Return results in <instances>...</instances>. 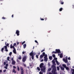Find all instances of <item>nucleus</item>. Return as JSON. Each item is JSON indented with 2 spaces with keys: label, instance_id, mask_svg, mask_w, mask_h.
Returning a JSON list of instances; mask_svg holds the SVG:
<instances>
[{
  "label": "nucleus",
  "instance_id": "f257e3e1",
  "mask_svg": "<svg viewBox=\"0 0 74 74\" xmlns=\"http://www.w3.org/2000/svg\"><path fill=\"white\" fill-rule=\"evenodd\" d=\"M53 65H52L51 68H52V71L51 72L53 74H57L56 72V67L55 66H56V63L55 62L53 63Z\"/></svg>",
  "mask_w": 74,
  "mask_h": 74
},
{
  "label": "nucleus",
  "instance_id": "f03ea898",
  "mask_svg": "<svg viewBox=\"0 0 74 74\" xmlns=\"http://www.w3.org/2000/svg\"><path fill=\"white\" fill-rule=\"evenodd\" d=\"M26 59H27V56L24 55V56H23L22 59L23 62L25 63V61H26Z\"/></svg>",
  "mask_w": 74,
  "mask_h": 74
},
{
  "label": "nucleus",
  "instance_id": "7ed1b4c3",
  "mask_svg": "<svg viewBox=\"0 0 74 74\" xmlns=\"http://www.w3.org/2000/svg\"><path fill=\"white\" fill-rule=\"evenodd\" d=\"M20 69L21 71V74H24V70H23V67H22V66H21Z\"/></svg>",
  "mask_w": 74,
  "mask_h": 74
},
{
  "label": "nucleus",
  "instance_id": "20e7f679",
  "mask_svg": "<svg viewBox=\"0 0 74 74\" xmlns=\"http://www.w3.org/2000/svg\"><path fill=\"white\" fill-rule=\"evenodd\" d=\"M43 66H44V63H41L39 65V67L40 69H42V68H44Z\"/></svg>",
  "mask_w": 74,
  "mask_h": 74
},
{
  "label": "nucleus",
  "instance_id": "39448f33",
  "mask_svg": "<svg viewBox=\"0 0 74 74\" xmlns=\"http://www.w3.org/2000/svg\"><path fill=\"white\" fill-rule=\"evenodd\" d=\"M56 51L57 53H61L60 50L59 49H56Z\"/></svg>",
  "mask_w": 74,
  "mask_h": 74
},
{
  "label": "nucleus",
  "instance_id": "423d86ee",
  "mask_svg": "<svg viewBox=\"0 0 74 74\" xmlns=\"http://www.w3.org/2000/svg\"><path fill=\"white\" fill-rule=\"evenodd\" d=\"M45 67H44L43 68H41V71H43V72H44V73H45Z\"/></svg>",
  "mask_w": 74,
  "mask_h": 74
},
{
  "label": "nucleus",
  "instance_id": "0eeeda50",
  "mask_svg": "<svg viewBox=\"0 0 74 74\" xmlns=\"http://www.w3.org/2000/svg\"><path fill=\"white\" fill-rule=\"evenodd\" d=\"M63 60L64 62H65V63H66L68 62V60H67V58H66V59L64 58L63 59Z\"/></svg>",
  "mask_w": 74,
  "mask_h": 74
},
{
  "label": "nucleus",
  "instance_id": "6e6552de",
  "mask_svg": "<svg viewBox=\"0 0 74 74\" xmlns=\"http://www.w3.org/2000/svg\"><path fill=\"white\" fill-rule=\"evenodd\" d=\"M16 34H17V35L18 36H19V31L18 30H17L16 32Z\"/></svg>",
  "mask_w": 74,
  "mask_h": 74
},
{
  "label": "nucleus",
  "instance_id": "1a4fd4ad",
  "mask_svg": "<svg viewBox=\"0 0 74 74\" xmlns=\"http://www.w3.org/2000/svg\"><path fill=\"white\" fill-rule=\"evenodd\" d=\"M60 2L61 4L63 5V4H64V2L63 1L60 0Z\"/></svg>",
  "mask_w": 74,
  "mask_h": 74
},
{
  "label": "nucleus",
  "instance_id": "9d476101",
  "mask_svg": "<svg viewBox=\"0 0 74 74\" xmlns=\"http://www.w3.org/2000/svg\"><path fill=\"white\" fill-rule=\"evenodd\" d=\"M13 52L14 54H16V49H14L13 50Z\"/></svg>",
  "mask_w": 74,
  "mask_h": 74
},
{
  "label": "nucleus",
  "instance_id": "9b49d317",
  "mask_svg": "<svg viewBox=\"0 0 74 74\" xmlns=\"http://www.w3.org/2000/svg\"><path fill=\"white\" fill-rule=\"evenodd\" d=\"M15 63H16L15 61L14 60V61H12V63L13 65H15Z\"/></svg>",
  "mask_w": 74,
  "mask_h": 74
},
{
  "label": "nucleus",
  "instance_id": "f8f14e48",
  "mask_svg": "<svg viewBox=\"0 0 74 74\" xmlns=\"http://www.w3.org/2000/svg\"><path fill=\"white\" fill-rule=\"evenodd\" d=\"M18 59H19V60H21V59H22V57H21V56L19 55L18 56Z\"/></svg>",
  "mask_w": 74,
  "mask_h": 74
},
{
  "label": "nucleus",
  "instance_id": "ddd939ff",
  "mask_svg": "<svg viewBox=\"0 0 74 74\" xmlns=\"http://www.w3.org/2000/svg\"><path fill=\"white\" fill-rule=\"evenodd\" d=\"M44 56L43 55H41L40 56V59H42V58H43V57Z\"/></svg>",
  "mask_w": 74,
  "mask_h": 74
},
{
  "label": "nucleus",
  "instance_id": "4468645a",
  "mask_svg": "<svg viewBox=\"0 0 74 74\" xmlns=\"http://www.w3.org/2000/svg\"><path fill=\"white\" fill-rule=\"evenodd\" d=\"M56 64H57L58 65H59V64H60V63H59V62L57 60H56Z\"/></svg>",
  "mask_w": 74,
  "mask_h": 74
},
{
  "label": "nucleus",
  "instance_id": "2eb2a0df",
  "mask_svg": "<svg viewBox=\"0 0 74 74\" xmlns=\"http://www.w3.org/2000/svg\"><path fill=\"white\" fill-rule=\"evenodd\" d=\"M45 59H44V60L45 61V62H47L48 61V58H45Z\"/></svg>",
  "mask_w": 74,
  "mask_h": 74
},
{
  "label": "nucleus",
  "instance_id": "dca6fc26",
  "mask_svg": "<svg viewBox=\"0 0 74 74\" xmlns=\"http://www.w3.org/2000/svg\"><path fill=\"white\" fill-rule=\"evenodd\" d=\"M23 48L24 49L26 48V44H24L23 45Z\"/></svg>",
  "mask_w": 74,
  "mask_h": 74
},
{
  "label": "nucleus",
  "instance_id": "f3484780",
  "mask_svg": "<svg viewBox=\"0 0 74 74\" xmlns=\"http://www.w3.org/2000/svg\"><path fill=\"white\" fill-rule=\"evenodd\" d=\"M12 72L13 73H16V71L14 69H13Z\"/></svg>",
  "mask_w": 74,
  "mask_h": 74
},
{
  "label": "nucleus",
  "instance_id": "a211bd4d",
  "mask_svg": "<svg viewBox=\"0 0 74 74\" xmlns=\"http://www.w3.org/2000/svg\"><path fill=\"white\" fill-rule=\"evenodd\" d=\"M62 66L64 68H66L67 67L65 64H62Z\"/></svg>",
  "mask_w": 74,
  "mask_h": 74
},
{
  "label": "nucleus",
  "instance_id": "6ab92c4d",
  "mask_svg": "<svg viewBox=\"0 0 74 74\" xmlns=\"http://www.w3.org/2000/svg\"><path fill=\"white\" fill-rule=\"evenodd\" d=\"M60 58H62L63 57V56H62V53H61L60 56Z\"/></svg>",
  "mask_w": 74,
  "mask_h": 74
},
{
  "label": "nucleus",
  "instance_id": "aec40b11",
  "mask_svg": "<svg viewBox=\"0 0 74 74\" xmlns=\"http://www.w3.org/2000/svg\"><path fill=\"white\" fill-rule=\"evenodd\" d=\"M32 56V60H34V55H33L32 56Z\"/></svg>",
  "mask_w": 74,
  "mask_h": 74
},
{
  "label": "nucleus",
  "instance_id": "412c9836",
  "mask_svg": "<svg viewBox=\"0 0 74 74\" xmlns=\"http://www.w3.org/2000/svg\"><path fill=\"white\" fill-rule=\"evenodd\" d=\"M60 68L62 70H64V68L63 67H61Z\"/></svg>",
  "mask_w": 74,
  "mask_h": 74
},
{
  "label": "nucleus",
  "instance_id": "4be33fe9",
  "mask_svg": "<svg viewBox=\"0 0 74 74\" xmlns=\"http://www.w3.org/2000/svg\"><path fill=\"white\" fill-rule=\"evenodd\" d=\"M50 60H52V56H50L49 58Z\"/></svg>",
  "mask_w": 74,
  "mask_h": 74
},
{
  "label": "nucleus",
  "instance_id": "5701e85b",
  "mask_svg": "<svg viewBox=\"0 0 74 74\" xmlns=\"http://www.w3.org/2000/svg\"><path fill=\"white\" fill-rule=\"evenodd\" d=\"M17 70L19 71H20V69H19V66H17Z\"/></svg>",
  "mask_w": 74,
  "mask_h": 74
},
{
  "label": "nucleus",
  "instance_id": "b1692460",
  "mask_svg": "<svg viewBox=\"0 0 74 74\" xmlns=\"http://www.w3.org/2000/svg\"><path fill=\"white\" fill-rule=\"evenodd\" d=\"M71 71H73V72H72V74H74V69H72Z\"/></svg>",
  "mask_w": 74,
  "mask_h": 74
},
{
  "label": "nucleus",
  "instance_id": "393cba45",
  "mask_svg": "<svg viewBox=\"0 0 74 74\" xmlns=\"http://www.w3.org/2000/svg\"><path fill=\"white\" fill-rule=\"evenodd\" d=\"M29 55H30L31 56H32V55H33V53H29Z\"/></svg>",
  "mask_w": 74,
  "mask_h": 74
},
{
  "label": "nucleus",
  "instance_id": "a878e982",
  "mask_svg": "<svg viewBox=\"0 0 74 74\" xmlns=\"http://www.w3.org/2000/svg\"><path fill=\"white\" fill-rule=\"evenodd\" d=\"M65 69L66 70H69V68L67 66L65 68Z\"/></svg>",
  "mask_w": 74,
  "mask_h": 74
},
{
  "label": "nucleus",
  "instance_id": "bb28decb",
  "mask_svg": "<svg viewBox=\"0 0 74 74\" xmlns=\"http://www.w3.org/2000/svg\"><path fill=\"white\" fill-rule=\"evenodd\" d=\"M62 10H63V8H61L60 9L59 11H62Z\"/></svg>",
  "mask_w": 74,
  "mask_h": 74
},
{
  "label": "nucleus",
  "instance_id": "cd10ccee",
  "mask_svg": "<svg viewBox=\"0 0 74 74\" xmlns=\"http://www.w3.org/2000/svg\"><path fill=\"white\" fill-rule=\"evenodd\" d=\"M52 70V68H49L48 69V71H50Z\"/></svg>",
  "mask_w": 74,
  "mask_h": 74
},
{
  "label": "nucleus",
  "instance_id": "c85d7f7f",
  "mask_svg": "<svg viewBox=\"0 0 74 74\" xmlns=\"http://www.w3.org/2000/svg\"><path fill=\"white\" fill-rule=\"evenodd\" d=\"M13 48V46H12V44H11L10 45V48L12 49Z\"/></svg>",
  "mask_w": 74,
  "mask_h": 74
},
{
  "label": "nucleus",
  "instance_id": "c756f323",
  "mask_svg": "<svg viewBox=\"0 0 74 74\" xmlns=\"http://www.w3.org/2000/svg\"><path fill=\"white\" fill-rule=\"evenodd\" d=\"M42 55L44 56H45V52H43Z\"/></svg>",
  "mask_w": 74,
  "mask_h": 74
},
{
  "label": "nucleus",
  "instance_id": "7c9ffc66",
  "mask_svg": "<svg viewBox=\"0 0 74 74\" xmlns=\"http://www.w3.org/2000/svg\"><path fill=\"white\" fill-rule=\"evenodd\" d=\"M37 69L38 70V71H40V68H39V67H37Z\"/></svg>",
  "mask_w": 74,
  "mask_h": 74
},
{
  "label": "nucleus",
  "instance_id": "2f4dec72",
  "mask_svg": "<svg viewBox=\"0 0 74 74\" xmlns=\"http://www.w3.org/2000/svg\"><path fill=\"white\" fill-rule=\"evenodd\" d=\"M4 47H3L1 49V51L2 52H3V51L4 50Z\"/></svg>",
  "mask_w": 74,
  "mask_h": 74
},
{
  "label": "nucleus",
  "instance_id": "473e14b6",
  "mask_svg": "<svg viewBox=\"0 0 74 74\" xmlns=\"http://www.w3.org/2000/svg\"><path fill=\"white\" fill-rule=\"evenodd\" d=\"M57 70L59 71V66H57Z\"/></svg>",
  "mask_w": 74,
  "mask_h": 74
},
{
  "label": "nucleus",
  "instance_id": "72a5a7b5",
  "mask_svg": "<svg viewBox=\"0 0 74 74\" xmlns=\"http://www.w3.org/2000/svg\"><path fill=\"white\" fill-rule=\"evenodd\" d=\"M52 56L53 58H55V54H53L52 55Z\"/></svg>",
  "mask_w": 74,
  "mask_h": 74
},
{
  "label": "nucleus",
  "instance_id": "f704fd0d",
  "mask_svg": "<svg viewBox=\"0 0 74 74\" xmlns=\"http://www.w3.org/2000/svg\"><path fill=\"white\" fill-rule=\"evenodd\" d=\"M36 58L37 59H38V56L37 55H36Z\"/></svg>",
  "mask_w": 74,
  "mask_h": 74
},
{
  "label": "nucleus",
  "instance_id": "c9c22d12",
  "mask_svg": "<svg viewBox=\"0 0 74 74\" xmlns=\"http://www.w3.org/2000/svg\"><path fill=\"white\" fill-rule=\"evenodd\" d=\"M4 49H7V47L6 46H5L4 47Z\"/></svg>",
  "mask_w": 74,
  "mask_h": 74
},
{
  "label": "nucleus",
  "instance_id": "e433bc0d",
  "mask_svg": "<svg viewBox=\"0 0 74 74\" xmlns=\"http://www.w3.org/2000/svg\"><path fill=\"white\" fill-rule=\"evenodd\" d=\"M10 57H7V60L8 61H10Z\"/></svg>",
  "mask_w": 74,
  "mask_h": 74
},
{
  "label": "nucleus",
  "instance_id": "4c0bfd02",
  "mask_svg": "<svg viewBox=\"0 0 74 74\" xmlns=\"http://www.w3.org/2000/svg\"><path fill=\"white\" fill-rule=\"evenodd\" d=\"M25 41H23V42L22 43V45H23V44H25Z\"/></svg>",
  "mask_w": 74,
  "mask_h": 74
},
{
  "label": "nucleus",
  "instance_id": "58836bf2",
  "mask_svg": "<svg viewBox=\"0 0 74 74\" xmlns=\"http://www.w3.org/2000/svg\"><path fill=\"white\" fill-rule=\"evenodd\" d=\"M48 64L49 67H50V66H51V64H50V63L49 62L48 63Z\"/></svg>",
  "mask_w": 74,
  "mask_h": 74
},
{
  "label": "nucleus",
  "instance_id": "ea45409f",
  "mask_svg": "<svg viewBox=\"0 0 74 74\" xmlns=\"http://www.w3.org/2000/svg\"><path fill=\"white\" fill-rule=\"evenodd\" d=\"M47 55H45V57H44V58H47Z\"/></svg>",
  "mask_w": 74,
  "mask_h": 74
},
{
  "label": "nucleus",
  "instance_id": "a19ab883",
  "mask_svg": "<svg viewBox=\"0 0 74 74\" xmlns=\"http://www.w3.org/2000/svg\"><path fill=\"white\" fill-rule=\"evenodd\" d=\"M45 51V49H43L41 51V52H44V51Z\"/></svg>",
  "mask_w": 74,
  "mask_h": 74
},
{
  "label": "nucleus",
  "instance_id": "79ce46f5",
  "mask_svg": "<svg viewBox=\"0 0 74 74\" xmlns=\"http://www.w3.org/2000/svg\"><path fill=\"white\" fill-rule=\"evenodd\" d=\"M52 53H57L56 51H53Z\"/></svg>",
  "mask_w": 74,
  "mask_h": 74
},
{
  "label": "nucleus",
  "instance_id": "37998d69",
  "mask_svg": "<svg viewBox=\"0 0 74 74\" xmlns=\"http://www.w3.org/2000/svg\"><path fill=\"white\" fill-rule=\"evenodd\" d=\"M5 51L6 52H8V50L7 49H5Z\"/></svg>",
  "mask_w": 74,
  "mask_h": 74
},
{
  "label": "nucleus",
  "instance_id": "c03bdc74",
  "mask_svg": "<svg viewBox=\"0 0 74 74\" xmlns=\"http://www.w3.org/2000/svg\"><path fill=\"white\" fill-rule=\"evenodd\" d=\"M6 71H7V70L6 69H5L3 70V73H5V72H6Z\"/></svg>",
  "mask_w": 74,
  "mask_h": 74
},
{
  "label": "nucleus",
  "instance_id": "a18cd8bd",
  "mask_svg": "<svg viewBox=\"0 0 74 74\" xmlns=\"http://www.w3.org/2000/svg\"><path fill=\"white\" fill-rule=\"evenodd\" d=\"M52 62L53 63H55V61L54 60H53L52 61Z\"/></svg>",
  "mask_w": 74,
  "mask_h": 74
},
{
  "label": "nucleus",
  "instance_id": "49530a36",
  "mask_svg": "<svg viewBox=\"0 0 74 74\" xmlns=\"http://www.w3.org/2000/svg\"><path fill=\"white\" fill-rule=\"evenodd\" d=\"M9 55H12V52H10L9 54Z\"/></svg>",
  "mask_w": 74,
  "mask_h": 74
},
{
  "label": "nucleus",
  "instance_id": "de8ad7c7",
  "mask_svg": "<svg viewBox=\"0 0 74 74\" xmlns=\"http://www.w3.org/2000/svg\"><path fill=\"white\" fill-rule=\"evenodd\" d=\"M16 43H14L13 45V46H16Z\"/></svg>",
  "mask_w": 74,
  "mask_h": 74
},
{
  "label": "nucleus",
  "instance_id": "09e8293b",
  "mask_svg": "<svg viewBox=\"0 0 74 74\" xmlns=\"http://www.w3.org/2000/svg\"><path fill=\"white\" fill-rule=\"evenodd\" d=\"M11 60H12V61H14V58H12H12H11Z\"/></svg>",
  "mask_w": 74,
  "mask_h": 74
},
{
  "label": "nucleus",
  "instance_id": "8fccbe9b",
  "mask_svg": "<svg viewBox=\"0 0 74 74\" xmlns=\"http://www.w3.org/2000/svg\"><path fill=\"white\" fill-rule=\"evenodd\" d=\"M2 18L3 19H5V17H2Z\"/></svg>",
  "mask_w": 74,
  "mask_h": 74
},
{
  "label": "nucleus",
  "instance_id": "3c124183",
  "mask_svg": "<svg viewBox=\"0 0 74 74\" xmlns=\"http://www.w3.org/2000/svg\"><path fill=\"white\" fill-rule=\"evenodd\" d=\"M40 19L41 21H44V18H40Z\"/></svg>",
  "mask_w": 74,
  "mask_h": 74
},
{
  "label": "nucleus",
  "instance_id": "603ef678",
  "mask_svg": "<svg viewBox=\"0 0 74 74\" xmlns=\"http://www.w3.org/2000/svg\"><path fill=\"white\" fill-rule=\"evenodd\" d=\"M13 69H16V68L15 66H13Z\"/></svg>",
  "mask_w": 74,
  "mask_h": 74
},
{
  "label": "nucleus",
  "instance_id": "864d4df0",
  "mask_svg": "<svg viewBox=\"0 0 74 74\" xmlns=\"http://www.w3.org/2000/svg\"><path fill=\"white\" fill-rule=\"evenodd\" d=\"M44 61V60L43 59H42L41 60H40V62H43Z\"/></svg>",
  "mask_w": 74,
  "mask_h": 74
},
{
  "label": "nucleus",
  "instance_id": "5fc2aeb1",
  "mask_svg": "<svg viewBox=\"0 0 74 74\" xmlns=\"http://www.w3.org/2000/svg\"><path fill=\"white\" fill-rule=\"evenodd\" d=\"M6 66L8 67V64H6L5 65Z\"/></svg>",
  "mask_w": 74,
  "mask_h": 74
},
{
  "label": "nucleus",
  "instance_id": "6e6d98bb",
  "mask_svg": "<svg viewBox=\"0 0 74 74\" xmlns=\"http://www.w3.org/2000/svg\"><path fill=\"white\" fill-rule=\"evenodd\" d=\"M8 45H9V44L8 43H7L6 44V47H8Z\"/></svg>",
  "mask_w": 74,
  "mask_h": 74
},
{
  "label": "nucleus",
  "instance_id": "4d7b16f0",
  "mask_svg": "<svg viewBox=\"0 0 74 74\" xmlns=\"http://www.w3.org/2000/svg\"><path fill=\"white\" fill-rule=\"evenodd\" d=\"M39 74H43V73L41 72H40Z\"/></svg>",
  "mask_w": 74,
  "mask_h": 74
},
{
  "label": "nucleus",
  "instance_id": "13d9d810",
  "mask_svg": "<svg viewBox=\"0 0 74 74\" xmlns=\"http://www.w3.org/2000/svg\"><path fill=\"white\" fill-rule=\"evenodd\" d=\"M45 21H47V18H45Z\"/></svg>",
  "mask_w": 74,
  "mask_h": 74
},
{
  "label": "nucleus",
  "instance_id": "bf43d9fd",
  "mask_svg": "<svg viewBox=\"0 0 74 74\" xmlns=\"http://www.w3.org/2000/svg\"><path fill=\"white\" fill-rule=\"evenodd\" d=\"M54 60H57V59H58V58H54Z\"/></svg>",
  "mask_w": 74,
  "mask_h": 74
},
{
  "label": "nucleus",
  "instance_id": "052dcab7",
  "mask_svg": "<svg viewBox=\"0 0 74 74\" xmlns=\"http://www.w3.org/2000/svg\"><path fill=\"white\" fill-rule=\"evenodd\" d=\"M13 48L14 50L15 49V47H14V46H13Z\"/></svg>",
  "mask_w": 74,
  "mask_h": 74
},
{
  "label": "nucleus",
  "instance_id": "680f3d73",
  "mask_svg": "<svg viewBox=\"0 0 74 74\" xmlns=\"http://www.w3.org/2000/svg\"><path fill=\"white\" fill-rule=\"evenodd\" d=\"M4 68L6 69H7L8 68H7V66H5Z\"/></svg>",
  "mask_w": 74,
  "mask_h": 74
},
{
  "label": "nucleus",
  "instance_id": "e2e57ef3",
  "mask_svg": "<svg viewBox=\"0 0 74 74\" xmlns=\"http://www.w3.org/2000/svg\"><path fill=\"white\" fill-rule=\"evenodd\" d=\"M6 64V62H4V65H5V64Z\"/></svg>",
  "mask_w": 74,
  "mask_h": 74
},
{
  "label": "nucleus",
  "instance_id": "0e129e2a",
  "mask_svg": "<svg viewBox=\"0 0 74 74\" xmlns=\"http://www.w3.org/2000/svg\"><path fill=\"white\" fill-rule=\"evenodd\" d=\"M35 42H36V43H38V42H37V41L36 40H35Z\"/></svg>",
  "mask_w": 74,
  "mask_h": 74
},
{
  "label": "nucleus",
  "instance_id": "69168bd1",
  "mask_svg": "<svg viewBox=\"0 0 74 74\" xmlns=\"http://www.w3.org/2000/svg\"><path fill=\"white\" fill-rule=\"evenodd\" d=\"M68 59L69 60H71V59H70V57H69V58H68Z\"/></svg>",
  "mask_w": 74,
  "mask_h": 74
},
{
  "label": "nucleus",
  "instance_id": "338daca9",
  "mask_svg": "<svg viewBox=\"0 0 74 74\" xmlns=\"http://www.w3.org/2000/svg\"><path fill=\"white\" fill-rule=\"evenodd\" d=\"M23 64V66H24L25 67H26V64Z\"/></svg>",
  "mask_w": 74,
  "mask_h": 74
},
{
  "label": "nucleus",
  "instance_id": "774afa93",
  "mask_svg": "<svg viewBox=\"0 0 74 74\" xmlns=\"http://www.w3.org/2000/svg\"><path fill=\"white\" fill-rule=\"evenodd\" d=\"M12 18H14V14H13V15H12Z\"/></svg>",
  "mask_w": 74,
  "mask_h": 74
}]
</instances>
